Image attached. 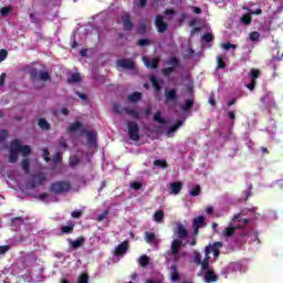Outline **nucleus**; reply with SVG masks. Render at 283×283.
I'll return each mask as SVG.
<instances>
[{
	"label": "nucleus",
	"instance_id": "obj_3",
	"mask_svg": "<svg viewBox=\"0 0 283 283\" xmlns=\"http://www.w3.org/2000/svg\"><path fill=\"white\" fill-rule=\"evenodd\" d=\"M72 189V186L67 181H57L50 186L52 193H67Z\"/></svg>",
	"mask_w": 283,
	"mask_h": 283
},
{
	"label": "nucleus",
	"instance_id": "obj_34",
	"mask_svg": "<svg viewBox=\"0 0 283 283\" xmlns=\"http://www.w3.org/2000/svg\"><path fill=\"white\" fill-rule=\"evenodd\" d=\"M12 12V7H3L0 9V18H6Z\"/></svg>",
	"mask_w": 283,
	"mask_h": 283
},
{
	"label": "nucleus",
	"instance_id": "obj_42",
	"mask_svg": "<svg viewBox=\"0 0 283 283\" xmlns=\"http://www.w3.org/2000/svg\"><path fill=\"white\" fill-rule=\"evenodd\" d=\"M62 233H72L74 231V223H70L69 226H63L61 228Z\"/></svg>",
	"mask_w": 283,
	"mask_h": 283
},
{
	"label": "nucleus",
	"instance_id": "obj_45",
	"mask_svg": "<svg viewBox=\"0 0 283 283\" xmlns=\"http://www.w3.org/2000/svg\"><path fill=\"white\" fill-rule=\"evenodd\" d=\"M155 167H161V169H167V161L157 159L154 161Z\"/></svg>",
	"mask_w": 283,
	"mask_h": 283
},
{
	"label": "nucleus",
	"instance_id": "obj_18",
	"mask_svg": "<svg viewBox=\"0 0 283 283\" xmlns=\"http://www.w3.org/2000/svg\"><path fill=\"white\" fill-rule=\"evenodd\" d=\"M205 280H206L207 283L217 282L218 281V275H216L213 270H208L206 272Z\"/></svg>",
	"mask_w": 283,
	"mask_h": 283
},
{
	"label": "nucleus",
	"instance_id": "obj_14",
	"mask_svg": "<svg viewBox=\"0 0 283 283\" xmlns=\"http://www.w3.org/2000/svg\"><path fill=\"white\" fill-rule=\"evenodd\" d=\"M122 21H123L124 30L129 32L134 29V22H132V19L129 18V15H123Z\"/></svg>",
	"mask_w": 283,
	"mask_h": 283
},
{
	"label": "nucleus",
	"instance_id": "obj_24",
	"mask_svg": "<svg viewBox=\"0 0 283 283\" xmlns=\"http://www.w3.org/2000/svg\"><path fill=\"white\" fill-rule=\"evenodd\" d=\"M38 125L44 132H50V129H51L50 123L45 118H43V117H41L39 119Z\"/></svg>",
	"mask_w": 283,
	"mask_h": 283
},
{
	"label": "nucleus",
	"instance_id": "obj_59",
	"mask_svg": "<svg viewBox=\"0 0 283 283\" xmlns=\"http://www.w3.org/2000/svg\"><path fill=\"white\" fill-rule=\"evenodd\" d=\"M199 265L201 266L202 271H209V261L203 260Z\"/></svg>",
	"mask_w": 283,
	"mask_h": 283
},
{
	"label": "nucleus",
	"instance_id": "obj_53",
	"mask_svg": "<svg viewBox=\"0 0 283 283\" xmlns=\"http://www.w3.org/2000/svg\"><path fill=\"white\" fill-rule=\"evenodd\" d=\"M12 224L13 227H21V224H23V219H21V217L14 218Z\"/></svg>",
	"mask_w": 283,
	"mask_h": 283
},
{
	"label": "nucleus",
	"instance_id": "obj_7",
	"mask_svg": "<svg viewBox=\"0 0 283 283\" xmlns=\"http://www.w3.org/2000/svg\"><path fill=\"white\" fill-rule=\"evenodd\" d=\"M155 25L157 28V32L160 34H163V32H167V29L169 28V25L165 22V17L163 15H157L155 18Z\"/></svg>",
	"mask_w": 283,
	"mask_h": 283
},
{
	"label": "nucleus",
	"instance_id": "obj_55",
	"mask_svg": "<svg viewBox=\"0 0 283 283\" xmlns=\"http://www.w3.org/2000/svg\"><path fill=\"white\" fill-rule=\"evenodd\" d=\"M6 59H8V50L2 49L0 50V63L1 61H6Z\"/></svg>",
	"mask_w": 283,
	"mask_h": 283
},
{
	"label": "nucleus",
	"instance_id": "obj_32",
	"mask_svg": "<svg viewBox=\"0 0 283 283\" xmlns=\"http://www.w3.org/2000/svg\"><path fill=\"white\" fill-rule=\"evenodd\" d=\"M164 14H166L167 21H174V17H176V11L174 9H166Z\"/></svg>",
	"mask_w": 283,
	"mask_h": 283
},
{
	"label": "nucleus",
	"instance_id": "obj_54",
	"mask_svg": "<svg viewBox=\"0 0 283 283\" xmlns=\"http://www.w3.org/2000/svg\"><path fill=\"white\" fill-rule=\"evenodd\" d=\"M221 48L223 50H235L238 46L235 44H231L230 42L226 43V44H222Z\"/></svg>",
	"mask_w": 283,
	"mask_h": 283
},
{
	"label": "nucleus",
	"instance_id": "obj_43",
	"mask_svg": "<svg viewBox=\"0 0 283 283\" xmlns=\"http://www.w3.org/2000/svg\"><path fill=\"white\" fill-rule=\"evenodd\" d=\"M193 261H195V263H197V265H200V264H202V255L200 254V252H198V251H195L193 252Z\"/></svg>",
	"mask_w": 283,
	"mask_h": 283
},
{
	"label": "nucleus",
	"instance_id": "obj_20",
	"mask_svg": "<svg viewBox=\"0 0 283 283\" xmlns=\"http://www.w3.org/2000/svg\"><path fill=\"white\" fill-rule=\"evenodd\" d=\"M171 271V281L178 282L180 280V274L178 273V265L174 264L170 266Z\"/></svg>",
	"mask_w": 283,
	"mask_h": 283
},
{
	"label": "nucleus",
	"instance_id": "obj_30",
	"mask_svg": "<svg viewBox=\"0 0 283 283\" xmlns=\"http://www.w3.org/2000/svg\"><path fill=\"white\" fill-rule=\"evenodd\" d=\"M261 102L265 103V105H268L269 107H273V105H275V102H273V99H271V97L269 96V94H265L262 98Z\"/></svg>",
	"mask_w": 283,
	"mask_h": 283
},
{
	"label": "nucleus",
	"instance_id": "obj_2",
	"mask_svg": "<svg viewBox=\"0 0 283 283\" xmlns=\"http://www.w3.org/2000/svg\"><path fill=\"white\" fill-rule=\"evenodd\" d=\"M181 247H182V240L175 239L171 242L170 251L167 252V254H166V262H169L171 260V255H172V258H175V261L178 262V253H180Z\"/></svg>",
	"mask_w": 283,
	"mask_h": 283
},
{
	"label": "nucleus",
	"instance_id": "obj_60",
	"mask_svg": "<svg viewBox=\"0 0 283 283\" xmlns=\"http://www.w3.org/2000/svg\"><path fill=\"white\" fill-rule=\"evenodd\" d=\"M54 165H59L61 163V153H56L53 157Z\"/></svg>",
	"mask_w": 283,
	"mask_h": 283
},
{
	"label": "nucleus",
	"instance_id": "obj_37",
	"mask_svg": "<svg viewBox=\"0 0 283 283\" xmlns=\"http://www.w3.org/2000/svg\"><path fill=\"white\" fill-rule=\"evenodd\" d=\"M81 127H83V124L81 122H75L73 124L70 125L69 130L67 132H77V129H81Z\"/></svg>",
	"mask_w": 283,
	"mask_h": 283
},
{
	"label": "nucleus",
	"instance_id": "obj_51",
	"mask_svg": "<svg viewBox=\"0 0 283 283\" xmlns=\"http://www.w3.org/2000/svg\"><path fill=\"white\" fill-rule=\"evenodd\" d=\"M42 156H43V158H44V160H45V163H50V150H48V148H43L42 149Z\"/></svg>",
	"mask_w": 283,
	"mask_h": 283
},
{
	"label": "nucleus",
	"instance_id": "obj_19",
	"mask_svg": "<svg viewBox=\"0 0 283 283\" xmlns=\"http://www.w3.org/2000/svg\"><path fill=\"white\" fill-rule=\"evenodd\" d=\"M81 73H74L67 77L66 83H69V85H74V83H81Z\"/></svg>",
	"mask_w": 283,
	"mask_h": 283
},
{
	"label": "nucleus",
	"instance_id": "obj_40",
	"mask_svg": "<svg viewBox=\"0 0 283 283\" xmlns=\"http://www.w3.org/2000/svg\"><path fill=\"white\" fill-rule=\"evenodd\" d=\"M163 218H165V212H163V210L155 212L154 214L155 222H163Z\"/></svg>",
	"mask_w": 283,
	"mask_h": 283
},
{
	"label": "nucleus",
	"instance_id": "obj_27",
	"mask_svg": "<svg viewBox=\"0 0 283 283\" xmlns=\"http://www.w3.org/2000/svg\"><path fill=\"white\" fill-rule=\"evenodd\" d=\"M150 83L153 84V87H155L156 92H160L163 87H160V83L158 82V78L155 75H150L149 77Z\"/></svg>",
	"mask_w": 283,
	"mask_h": 283
},
{
	"label": "nucleus",
	"instance_id": "obj_57",
	"mask_svg": "<svg viewBox=\"0 0 283 283\" xmlns=\"http://www.w3.org/2000/svg\"><path fill=\"white\" fill-rule=\"evenodd\" d=\"M175 67L170 66V67H167V69H164L163 70V74L164 76H169V74L174 73L175 72Z\"/></svg>",
	"mask_w": 283,
	"mask_h": 283
},
{
	"label": "nucleus",
	"instance_id": "obj_39",
	"mask_svg": "<svg viewBox=\"0 0 283 283\" xmlns=\"http://www.w3.org/2000/svg\"><path fill=\"white\" fill-rule=\"evenodd\" d=\"M21 167L25 171V174H30V159H23L21 163Z\"/></svg>",
	"mask_w": 283,
	"mask_h": 283
},
{
	"label": "nucleus",
	"instance_id": "obj_17",
	"mask_svg": "<svg viewBox=\"0 0 283 283\" xmlns=\"http://www.w3.org/2000/svg\"><path fill=\"white\" fill-rule=\"evenodd\" d=\"M69 242L73 249H80V247H83V244H85V238L81 237L77 238L75 241L69 239Z\"/></svg>",
	"mask_w": 283,
	"mask_h": 283
},
{
	"label": "nucleus",
	"instance_id": "obj_36",
	"mask_svg": "<svg viewBox=\"0 0 283 283\" xmlns=\"http://www.w3.org/2000/svg\"><path fill=\"white\" fill-rule=\"evenodd\" d=\"M165 94H166L167 101H176V98L178 96L176 94V90H170V91L166 92Z\"/></svg>",
	"mask_w": 283,
	"mask_h": 283
},
{
	"label": "nucleus",
	"instance_id": "obj_10",
	"mask_svg": "<svg viewBox=\"0 0 283 283\" xmlns=\"http://www.w3.org/2000/svg\"><path fill=\"white\" fill-rule=\"evenodd\" d=\"M13 144L18 145V153L22 154V156L25 158L27 156H30V154H32V149L30 148V146L25 145H21V140L20 139H14Z\"/></svg>",
	"mask_w": 283,
	"mask_h": 283
},
{
	"label": "nucleus",
	"instance_id": "obj_13",
	"mask_svg": "<svg viewBox=\"0 0 283 283\" xmlns=\"http://www.w3.org/2000/svg\"><path fill=\"white\" fill-rule=\"evenodd\" d=\"M129 249V242L124 241L115 249V255H125Z\"/></svg>",
	"mask_w": 283,
	"mask_h": 283
},
{
	"label": "nucleus",
	"instance_id": "obj_1",
	"mask_svg": "<svg viewBox=\"0 0 283 283\" xmlns=\"http://www.w3.org/2000/svg\"><path fill=\"white\" fill-rule=\"evenodd\" d=\"M24 72L29 74L32 83H36V81H42L43 83H48V81H52V75L50 74V72L45 70L40 71L36 67L25 66Z\"/></svg>",
	"mask_w": 283,
	"mask_h": 283
},
{
	"label": "nucleus",
	"instance_id": "obj_9",
	"mask_svg": "<svg viewBox=\"0 0 283 283\" xmlns=\"http://www.w3.org/2000/svg\"><path fill=\"white\" fill-rule=\"evenodd\" d=\"M9 163H17L19 160V146L14 142H11Z\"/></svg>",
	"mask_w": 283,
	"mask_h": 283
},
{
	"label": "nucleus",
	"instance_id": "obj_35",
	"mask_svg": "<svg viewBox=\"0 0 283 283\" xmlns=\"http://www.w3.org/2000/svg\"><path fill=\"white\" fill-rule=\"evenodd\" d=\"M113 112L115 114H124L125 113V108H123V106L118 103H114L113 104Z\"/></svg>",
	"mask_w": 283,
	"mask_h": 283
},
{
	"label": "nucleus",
	"instance_id": "obj_52",
	"mask_svg": "<svg viewBox=\"0 0 283 283\" xmlns=\"http://www.w3.org/2000/svg\"><path fill=\"white\" fill-rule=\"evenodd\" d=\"M107 216H109V211H104L102 212L99 216H97V222H103V220H105V218H107Z\"/></svg>",
	"mask_w": 283,
	"mask_h": 283
},
{
	"label": "nucleus",
	"instance_id": "obj_64",
	"mask_svg": "<svg viewBox=\"0 0 283 283\" xmlns=\"http://www.w3.org/2000/svg\"><path fill=\"white\" fill-rule=\"evenodd\" d=\"M146 283H163V280L148 279L146 280Z\"/></svg>",
	"mask_w": 283,
	"mask_h": 283
},
{
	"label": "nucleus",
	"instance_id": "obj_28",
	"mask_svg": "<svg viewBox=\"0 0 283 283\" xmlns=\"http://www.w3.org/2000/svg\"><path fill=\"white\" fill-rule=\"evenodd\" d=\"M180 127H182V120H177L175 126L168 128L167 130L168 136H170V134H174V132L178 130V128Z\"/></svg>",
	"mask_w": 283,
	"mask_h": 283
},
{
	"label": "nucleus",
	"instance_id": "obj_5",
	"mask_svg": "<svg viewBox=\"0 0 283 283\" xmlns=\"http://www.w3.org/2000/svg\"><path fill=\"white\" fill-rule=\"evenodd\" d=\"M240 216H242V213L235 214L232 218V221L229 223V227L226 228L222 232L223 238H232L233 233H235L237 229H242V226H235L233 222H235V220H240Z\"/></svg>",
	"mask_w": 283,
	"mask_h": 283
},
{
	"label": "nucleus",
	"instance_id": "obj_11",
	"mask_svg": "<svg viewBox=\"0 0 283 283\" xmlns=\"http://www.w3.org/2000/svg\"><path fill=\"white\" fill-rule=\"evenodd\" d=\"M86 135L88 145H92L93 147H96V132L94 130H82L81 135Z\"/></svg>",
	"mask_w": 283,
	"mask_h": 283
},
{
	"label": "nucleus",
	"instance_id": "obj_58",
	"mask_svg": "<svg viewBox=\"0 0 283 283\" xmlns=\"http://www.w3.org/2000/svg\"><path fill=\"white\" fill-rule=\"evenodd\" d=\"M130 187L135 190L138 191V189H143V184L135 181L133 184H130Z\"/></svg>",
	"mask_w": 283,
	"mask_h": 283
},
{
	"label": "nucleus",
	"instance_id": "obj_16",
	"mask_svg": "<svg viewBox=\"0 0 283 283\" xmlns=\"http://www.w3.org/2000/svg\"><path fill=\"white\" fill-rule=\"evenodd\" d=\"M170 189H171V193H174V196H178V193H180V191L182 190V182L176 181V182L170 184Z\"/></svg>",
	"mask_w": 283,
	"mask_h": 283
},
{
	"label": "nucleus",
	"instance_id": "obj_41",
	"mask_svg": "<svg viewBox=\"0 0 283 283\" xmlns=\"http://www.w3.org/2000/svg\"><path fill=\"white\" fill-rule=\"evenodd\" d=\"M166 63L167 65H172L175 70L178 67V65H180V61L177 57H170Z\"/></svg>",
	"mask_w": 283,
	"mask_h": 283
},
{
	"label": "nucleus",
	"instance_id": "obj_46",
	"mask_svg": "<svg viewBox=\"0 0 283 283\" xmlns=\"http://www.w3.org/2000/svg\"><path fill=\"white\" fill-rule=\"evenodd\" d=\"M76 283H90V275L86 273L80 275Z\"/></svg>",
	"mask_w": 283,
	"mask_h": 283
},
{
	"label": "nucleus",
	"instance_id": "obj_23",
	"mask_svg": "<svg viewBox=\"0 0 283 283\" xmlns=\"http://www.w3.org/2000/svg\"><path fill=\"white\" fill-rule=\"evenodd\" d=\"M192 227H197L199 229H202V227H207V223H205V217L199 216L195 218Z\"/></svg>",
	"mask_w": 283,
	"mask_h": 283
},
{
	"label": "nucleus",
	"instance_id": "obj_15",
	"mask_svg": "<svg viewBox=\"0 0 283 283\" xmlns=\"http://www.w3.org/2000/svg\"><path fill=\"white\" fill-rule=\"evenodd\" d=\"M143 61L146 67H150V70H156V67H158V59L149 60L147 56H144Z\"/></svg>",
	"mask_w": 283,
	"mask_h": 283
},
{
	"label": "nucleus",
	"instance_id": "obj_44",
	"mask_svg": "<svg viewBox=\"0 0 283 283\" xmlns=\"http://www.w3.org/2000/svg\"><path fill=\"white\" fill-rule=\"evenodd\" d=\"M251 81H255L260 76V70L252 69L249 74Z\"/></svg>",
	"mask_w": 283,
	"mask_h": 283
},
{
	"label": "nucleus",
	"instance_id": "obj_56",
	"mask_svg": "<svg viewBox=\"0 0 283 283\" xmlns=\"http://www.w3.org/2000/svg\"><path fill=\"white\" fill-rule=\"evenodd\" d=\"M241 22L243 23V25H250L251 24V17L249 15H243L241 18Z\"/></svg>",
	"mask_w": 283,
	"mask_h": 283
},
{
	"label": "nucleus",
	"instance_id": "obj_12",
	"mask_svg": "<svg viewBox=\"0 0 283 283\" xmlns=\"http://www.w3.org/2000/svg\"><path fill=\"white\" fill-rule=\"evenodd\" d=\"M176 233L179 240H185L189 235V232L185 229L182 223H177Z\"/></svg>",
	"mask_w": 283,
	"mask_h": 283
},
{
	"label": "nucleus",
	"instance_id": "obj_50",
	"mask_svg": "<svg viewBox=\"0 0 283 283\" xmlns=\"http://www.w3.org/2000/svg\"><path fill=\"white\" fill-rule=\"evenodd\" d=\"M249 38L251 41H260V32L254 31V32L250 33Z\"/></svg>",
	"mask_w": 283,
	"mask_h": 283
},
{
	"label": "nucleus",
	"instance_id": "obj_8",
	"mask_svg": "<svg viewBox=\"0 0 283 283\" xmlns=\"http://www.w3.org/2000/svg\"><path fill=\"white\" fill-rule=\"evenodd\" d=\"M117 66L122 70H135L136 64L129 59H119L116 62Z\"/></svg>",
	"mask_w": 283,
	"mask_h": 283
},
{
	"label": "nucleus",
	"instance_id": "obj_21",
	"mask_svg": "<svg viewBox=\"0 0 283 283\" xmlns=\"http://www.w3.org/2000/svg\"><path fill=\"white\" fill-rule=\"evenodd\" d=\"M125 113L137 120L138 118H140V113L138 112V109L126 107Z\"/></svg>",
	"mask_w": 283,
	"mask_h": 283
},
{
	"label": "nucleus",
	"instance_id": "obj_4",
	"mask_svg": "<svg viewBox=\"0 0 283 283\" xmlns=\"http://www.w3.org/2000/svg\"><path fill=\"white\" fill-rule=\"evenodd\" d=\"M127 127L130 140H134L135 143H137V140H140V128L138 127V123L129 120L127 122Z\"/></svg>",
	"mask_w": 283,
	"mask_h": 283
},
{
	"label": "nucleus",
	"instance_id": "obj_63",
	"mask_svg": "<svg viewBox=\"0 0 283 283\" xmlns=\"http://www.w3.org/2000/svg\"><path fill=\"white\" fill-rule=\"evenodd\" d=\"M30 19H31L32 23H41V19L36 18V15H34V13L30 14Z\"/></svg>",
	"mask_w": 283,
	"mask_h": 283
},
{
	"label": "nucleus",
	"instance_id": "obj_25",
	"mask_svg": "<svg viewBox=\"0 0 283 283\" xmlns=\"http://www.w3.org/2000/svg\"><path fill=\"white\" fill-rule=\"evenodd\" d=\"M206 249H209V253H216V251L222 249V242H214L212 244L207 245Z\"/></svg>",
	"mask_w": 283,
	"mask_h": 283
},
{
	"label": "nucleus",
	"instance_id": "obj_47",
	"mask_svg": "<svg viewBox=\"0 0 283 283\" xmlns=\"http://www.w3.org/2000/svg\"><path fill=\"white\" fill-rule=\"evenodd\" d=\"M189 195L192 197L200 196V186H193L192 189L189 191Z\"/></svg>",
	"mask_w": 283,
	"mask_h": 283
},
{
	"label": "nucleus",
	"instance_id": "obj_61",
	"mask_svg": "<svg viewBox=\"0 0 283 283\" xmlns=\"http://www.w3.org/2000/svg\"><path fill=\"white\" fill-rule=\"evenodd\" d=\"M137 32L139 34H145V32H147V27L145 24H140L137 29Z\"/></svg>",
	"mask_w": 283,
	"mask_h": 283
},
{
	"label": "nucleus",
	"instance_id": "obj_26",
	"mask_svg": "<svg viewBox=\"0 0 283 283\" xmlns=\"http://www.w3.org/2000/svg\"><path fill=\"white\" fill-rule=\"evenodd\" d=\"M153 120H155V123H159V125H165L167 123V119L163 117V113L160 111L154 115Z\"/></svg>",
	"mask_w": 283,
	"mask_h": 283
},
{
	"label": "nucleus",
	"instance_id": "obj_49",
	"mask_svg": "<svg viewBox=\"0 0 283 283\" xmlns=\"http://www.w3.org/2000/svg\"><path fill=\"white\" fill-rule=\"evenodd\" d=\"M202 41H205V43H211V41H213V35L211 33H206L202 35Z\"/></svg>",
	"mask_w": 283,
	"mask_h": 283
},
{
	"label": "nucleus",
	"instance_id": "obj_48",
	"mask_svg": "<svg viewBox=\"0 0 283 283\" xmlns=\"http://www.w3.org/2000/svg\"><path fill=\"white\" fill-rule=\"evenodd\" d=\"M138 262L142 266H147V264H149V256L143 255L139 258Z\"/></svg>",
	"mask_w": 283,
	"mask_h": 283
},
{
	"label": "nucleus",
	"instance_id": "obj_29",
	"mask_svg": "<svg viewBox=\"0 0 283 283\" xmlns=\"http://www.w3.org/2000/svg\"><path fill=\"white\" fill-rule=\"evenodd\" d=\"M193 107V99H186V103L181 105L184 112H189Z\"/></svg>",
	"mask_w": 283,
	"mask_h": 283
},
{
	"label": "nucleus",
	"instance_id": "obj_62",
	"mask_svg": "<svg viewBox=\"0 0 283 283\" xmlns=\"http://www.w3.org/2000/svg\"><path fill=\"white\" fill-rule=\"evenodd\" d=\"M8 251H10V245L0 247V255H3V253H8Z\"/></svg>",
	"mask_w": 283,
	"mask_h": 283
},
{
	"label": "nucleus",
	"instance_id": "obj_6",
	"mask_svg": "<svg viewBox=\"0 0 283 283\" xmlns=\"http://www.w3.org/2000/svg\"><path fill=\"white\" fill-rule=\"evenodd\" d=\"M46 178L43 175H34L32 180L27 184L28 189H34L35 187H39V185H43L45 182Z\"/></svg>",
	"mask_w": 283,
	"mask_h": 283
},
{
	"label": "nucleus",
	"instance_id": "obj_22",
	"mask_svg": "<svg viewBox=\"0 0 283 283\" xmlns=\"http://www.w3.org/2000/svg\"><path fill=\"white\" fill-rule=\"evenodd\" d=\"M128 103H138L140 98H143V94L140 92H134L133 94L127 96Z\"/></svg>",
	"mask_w": 283,
	"mask_h": 283
},
{
	"label": "nucleus",
	"instance_id": "obj_31",
	"mask_svg": "<svg viewBox=\"0 0 283 283\" xmlns=\"http://www.w3.org/2000/svg\"><path fill=\"white\" fill-rule=\"evenodd\" d=\"M151 43L153 42L149 39H140V40L137 41V45L139 48H147V46L151 45Z\"/></svg>",
	"mask_w": 283,
	"mask_h": 283
},
{
	"label": "nucleus",
	"instance_id": "obj_38",
	"mask_svg": "<svg viewBox=\"0 0 283 283\" xmlns=\"http://www.w3.org/2000/svg\"><path fill=\"white\" fill-rule=\"evenodd\" d=\"M224 60V55H219L217 57V61H218V70H224V67H227V64L223 62Z\"/></svg>",
	"mask_w": 283,
	"mask_h": 283
},
{
	"label": "nucleus",
	"instance_id": "obj_33",
	"mask_svg": "<svg viewBox=\"0 0 283 283\" xmlns=\"http://www.w3.org/2000/svg\"><path fill=\"white\" fill-rule=\"evenodd\" d=\"M145 240L148 242V244H153V242L156 240V234L154 232H146Z\"/></svg>",
	"mask_w": 283,
	"mask_h": 283
}]
</instances>
